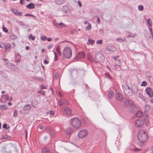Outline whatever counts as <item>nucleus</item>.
Instances as JSON below:
<instances>
[{"mask_svg":"<svg viewBox=\"0 0 153 153\" xmlns=\"http://www.w3.org/2000/svg\"><path fill=\"white\" fill-rule=\"evenodd\" d=\"M138 140L142 143L146 141L148 139V136L147 132L144 130H141L138 132L137 135Z\"/></svg>","mask_w":153,"mask_h":153,"instance_id":"obj_1","label":"nucleus"},{"mask_svg":"<svg viewBox=\"0 0 153 153\" xmlns=\"http://www.w3.org/2000/svg\"><path fill=\"white\" fill-rule=\"evenodd\" d=\"M71 125L75 129L79 128L81 126V122L78 119L74 118L70 120Z\"/></svg>","mask_w":153,"mask_h":153,"instance_id":"obj_2","label":"nucleus"},{"mask_svg":"<svg viewBox=\"0 0 153 153\" xmlns=\"http://www.w3.org/2000/svg\"><path fill=\"white\" fill-rule=\"evenodd\" d=\"M62 53L64 57L67 59L69 58L72 55V50L69 47H65L63 49Z\"/></svg>","mask_w":153,"mask_h":153,"instance_id":"obj_3","label":"nucleus"},{"mask_svg":"<svg viewBox=\"0 0 153 153\" xmlns=\"http://www.w3.org/2000/svg\"><path fill=\"white\" fill-rule=\"evenodd\" d=\"M88 134V131L85 129H83L79 131L78 133V136L80 139H83L86 137Z\"/></svg>","mask_w":153,"mask_h":153,"instance_id":"obj_4","label":"nucleus"},{"mask_svg":"<svg viewBox=\"0 0 153 153\" xmlns=\"http://www.w3.org/2000/svg\"><path fill=\"white\" fill-rule=\"evenodd\" d=\"M122 87L125 94L127 95H130L131 90L126 85H123Z\"/></svg>","mask_w":153,"mask_h":153,"instance_id":"obj_5","label":"nucleus"},{"mask_svg":"<svg viewBox=\"0 0 153 153\" xmlns=\"http://www.w3.org/2000/svg\"><path fill=\"white\" fill-rule=\"evenodd\" d=\"M144 124V120L141 119H138L135 122V125L137 127H141L143 126Z\"/></svg>","mask_w":153,"mask_h":153,"instance_id":"obj_6","label":"nucleus"},{"mask_svg":"<svg viewBox=\"0 0 153 153\" xmlns=\"http://www.w3.org/2000/svg\"><path fill=\"white\" fill-rule=\"evenodd\" d=\"M145 91L147 94L149 95L150 97H152L153 96V91L150 88H146Z\"/></svg>","mask_w":153,"mask_h":153,"instance_id":"obj_7","label":"nucleus"},{"mask_svg":"<svg viewBox=\"0 0 153 153\" xmlns=\"http://www.w3.org/2000/svg\"><path fill=\"white\" fill-rule=\"evenodd\" d=\"M64 114L67 115H70L71 114V110L67 107H65L64 108Z\"/></svg>","mask_w":153,"mask_h":153,"instance_id":"obj_8","label":"nucleus"},{"mask_svg":"<svg viewBox=\"0 0 153 153\" xmlns=\"http://www.w3.org/2000/svg\"><path fill=\"white\" fill-rule=\"evenodd\" d=\"M116 99L119 101H122L123 100V97L122 95L120 93H117L116 94Z\"/></svg>","mask_w":153,"mask_h":153,"instance_id":"obj_9","label":"nucleus"},{"mask_svg":"<svg viewBox=\"0 0 153 153\" xmlns=\"http://www.w3.org/2000/svg\"><path fill=\"white\" fill-rule=\"evenodd\" d=\"M11 10L13 13L16 16H21L22 13L21 12H18L17 10L16 9H11Z\"/></svg>","mask_w":153,"mask_h":153,"instance_id":"obj_10","label":"nucleus"},{"mask_svg":"<svg viewBox=\"0 0 153 153\" xmlns=\"http://www.w3.org/2000/svg\"><path fill=\"white\" fill-rule=\"evenodd\" d=\"M59 103L60 105H66L68 104V102L67 100L62 99L59 100Z\"/></svg>","mask_w":153,"mask_h":153,"instance_id":"obj_11","label":"nucleus"},{"mask_svg":"<svg viewBox=\"0 0 153 153\" xmlns=\"http://www.w3.org/2000/svg\"><path fill=\"white\" fill-rule=\"evenodd\" d=\"M132 102H131L129 100H126L124 102V105L126 107H130L131 106V104L132 103Z\"/></svg>","mask_w":153,"mask_h":153,"instance_id":"obj_12","label":"nucleus"},{"mask_svg":"<svg viewBox=\"0 0 153 153\" xmlns=\"http://www.w3.org/2000/svg\"><path fill=\"white\" fill-rule=\"evenodd\" d=\"M85 56V54L83 52H80L78 53L77 56V58L78 59H80L83 58Z\"/></svg>","mask_w":153,"mask_h":153,"instance_id":"obj_13","label":"nucleus"},{"mask_svg":"<svg viewBox=\"0 0 153 153\" xmlns=\"http://www.w3.org/2000/svg\"><path fill=\"white\" fill-rule=\"evenodd\" d=\"M130 110L132 112H134V111L136 110L137 109V108L136 106L133 103L131 104V106H130Z\"/></svg>","mask_w":153,"mask_h":153,"instance_id":"obj_14","label":"nucleus"},{"mask_svg":"<svg viewBox=\"0 0 153 153\" xmlns=\"http://www.w3.org/2000/svg\"><path fill=\"white\" fill-rule=\"evenodd\" d=\"M114 94L113 92L110 91L108 94V97L109 99H112L114 97Z\"/></svg>","mask_w":153,"mask_h":153,"instance_id":"obj_15","label":"nucleus"},{"mask_svg":"<svg viewBox=\"0 0 153 153\" xmlns=\"http://www.w3.org/2000/svg\"><path fill=\"white\" fill-rule=\"evenodd\" d=\"M57 27L58 28L65 27L67 26V25L63 23H60L57 24L56 25Z\"/></svg>","mask_w":153,"mask_h":153,"instance_id":"obj_16","label":"nucleus"},{"mask_svg":"<svg viewBox=\"0 0 153 153\" xmlns=\"http://www.w3.org/2000/svg\"><path fill=\"white\" fill-rule=\"evenodd\" d=\"M26 7L30 9H32L34 8L35 7L34 4L33 3H30L29 4H28L26 6Z\"/></svg>","mask_w":153,"mask_h":153,"instance_id":"obj_17","label":"nucleus"},{"mask_svg":"<svg viewBox=\"0 0 153 153\" xmlns=\"http://www.w3.org/2000/svg\"><path fill=\"white\" fill-rule=\"evenodd\" d=\"M95 42V41L92 39H89L87 42V44L88 45H93Z\"/></svg>","mask_w":153,"mask_h":153,"instance_id":"obj_18","label":"nucleus"},{"mask_svg":"<svg viewBox=\"0 0 153 153\" xmlns=\"http://www.w3.org/2000/svg\"><path fill=\"white\" fill-rule=\"evenodd\" d=\"M42 153H52L51 151L46 148H44L42 150Z\"/></svg>","mask_w":153,"mask_h":153,"instance_id":"obj_19","label":"nucleus"},{"mask_svg":"<svg viewBox=\"0 0 153 153\" xmlns=\"http://www.w3.org/2000/svg\"><path fill=\"white\" fill-rule=\"evenodd\" d=\"M150 107L149 105H146L145 108V111L146 112H148L150 110Z\"/></svg>","mask_w":153,"mask_h":153,"instance_id":"obj_20","label":"nucleus"},{"mask_svg":"<svg viewBox=\"0 0 153 153\" xmlns=\"http://www.w3.org/2000/svg\"><path fill=\"white\" fill-rule=\"evenodd\" d=\"M143 115V113L141 111H138L136 114V116L138 117H141Z\"/></svg>","mask_w":153,"mask_h":153,"instance_id":"obj_21","label":"nucleus"},{"mask_svg":"<svg viewBox=\"0 0 153 153\" xmlns=\"http://www.w3.org/2000/svg\"><path fill=\"white\" fill-rule=\"evenodd\" d=\"M56 51L58 53L59 56L61 55V51L60 50V46L59 45H57L56 48Z\"/></svg>","mask_w":153,"mask_h":153,"instance_id":"obj_22","label":"nucleus"},{"mask_svg":"<svg viewBox=\"0 0 153 153\" xmlns=\"http://www.w3.org/2000/svg\"><path fill=\"white\" fill-rule=\"evenodd\" d=\"M6 51H9L10 49V45L9 44H7L5 47Z\"/></svg>","mask_w":153,"mask_h":153,"instance_id":"obj_23","label":"nucleus"},{"mask_svg":"<svg viewBox=\"0 0 153 153\" xmlns=\"http://www.w3.org/2000/svg\"><path fill=\"white\" fill-rule=\"evenodd\" d=\"M7 107L5 105H0V108L2 110H5L7 109Z\"/></svg>","mask_w":153,"mask_h":153,"instance_id":"obj_24","label":"nucleus"},{"mask_svg":"<svg viewBox=\"0 0 153 153\" xmlns=\"http://www.w3.org/2000/svg\"><path fill=\"white\" fill-rule=\"evenodd\" d=\"M31 108L30 106L29 105H27L25 106L24 108V109L25 110H28L30 109Z\"/></svg>","mask_w":153,"mask_h":153,"instance_id":"obj_25","label":"nucleus"},{"mask_svg":"<svg viewBox=\"0 0 153 153\" xmlns=\"http://www.w3.org/2000/svg\"><path fill=\"white\" fill-rule=\"evenodd\" d=\"M38 102L36 101H33L32 102V105L34 107H36L37 105Z\"/></svg>","mask_w":153,"mask_h":153,"instance_id":"obj_26","label":"nucleus"},{"mask_svg":"<svg viewBox=\"0 0 153 153\" xmlns=\"http://www.w3.org/2000/svg\"><path fill=\"white\" fill-rule=\"evenodd\" d=\"M153 152L152 150L150 148H149L145 152V153H153Z\"/></svg>","mask_w":153,"mask_h":153,"instance_id":"obj_27","label":"nucleus"},{"mask_svg":"<svg viewBox=\"0 0 153 153\" xmlns=\"http://www.w3.org/2000/svg\"><path fill=\"white\" fill-rule=\"evenodd\" d=\"M29 39H31L32 40H34L35 39V37L33 36L32 34H30L29 35Z\"/></svg>","mask_w":153,"mask_h":153,"instance_id":"obj_28","label":"nucleus"},{"mask_svg":"<svg viewBox=\"0 0 153 153\" xmlns=\"http://www.w3.org/2000/svg\"><path fill=\"white\" fill-rule=\"evenodd\" d=\"M54 54L55 55L54 60L55 61H56L58 59V56L57 53L56 52H54Z\"/></svg>","mask_w":153,"mask_h":153,"instance_id":"obj_29","label":"nucleus"},{"mask_svg":"<svg viewBox=\"0 0 153 153\" xmlns=\"http://www.w3.org/2000/svg\"><path fill=\"white\" fill-rule=\"evenodd\" d=\"M91 24H89L88 26L86 27L85 29L86 30H89L91 28Z\"/></svg>","mask_w":153,"mask_h":153,"instance_id":"obj_30","label":"nucleus"},{"mask_svg":"<svg viewBox=\"0 0 153 153\" xmlns=\"http://www.w3.org/2000/svg\"><path fill=\"white\" fill-rule=\"evenodd\" d=\"M138 97L141 99H143L144 98L143 95L141 93H139L138 94Z\"/></svg>","mask_w":153,"mask_h":153,"instance_id":"obj_31","label":"nucleus"},{"mask_svg":"<svg viewBox=\"0 0 153 153\" xmlns=\"http://www.w3.org/2000/svg\"><path fill=\"white\" fill-rule=\"evenodd\" d=\"M147 23L149 26H152V22L151 20L150 19H149L148 20H147Z\"/></svg>","mask_w":153,"mask_h":153,"instance_id":"obj_32","label":"nucleus"},{"mask_svg":"<svg viewBox=\"0 0 153 153\" xmlns=\"http://www.w3.org/2000/svg\"><path fill=\"white\" fill-rule=\"evenodd\" d=\"M47 38V37L44 36H42L40 37L42 41L46 40Z\"/></svg>","mask_w":153,"mask_h":153,"instance_id":"obj_33","label":"nucleus"},{"mask_svg":"<svg viewBox=\"0 0 153 153\" xmlns=\"http://www.w3.org/2000/svg\"><path fill=\"white\" fill-rule=\"evenodd\" d=\"M134 88L135 89V90L134 91V90L133 89V91L134 93H137L138 91V87L137 86H134Z\"/></svg>","mask_w":153,"mask_h":153,"instance_id":"obj_34","label":"nucleus"},{"mask_svg":"<svg viewBox=\"0 0 153 153\" xmlns=\"http://www.w3.org/2000/svg\"><path fill=\"white\" fill-rule=\"evenodd\" d=\"M147 84V83L145 81H143L142 82V84L141 85V86H145Z\"/></svg>","mask_w":153,"mask_h":153,"instance_id":"obj_35","label":"nucleus"},{"mask_svg":"<svg viewBox=\"0 0 153 153\" xmlns=\"http://www.w3.org/2000/svg\"><path fill=\"white\" fill-rule=\"evenodd\" d=\"M18 114V113L17 111L16 110H14V112H13V116L15 117H16V116H17Z\"/></svg>","mask_w":153,"mask_h":153,"instance_id":"obj_36","label":"nucleus"},{"mask_svg":"<svg viewBox=\"0 0 153 153\" xmlns=\"http://www.w3.org/2000/svg\"><path fill=\"white\" fill-rule=\"evenodd\" d=\"M56 2L58 4H60L63 3V1L62 0H56Z\"/></svg>","mask_w":153,"mask_h":153,"instance_id":"obj_37","label":"nucleus"},{"mask_svg":"<svg viewBox=\"0 0 153 153\" xmlns=\"http://www.w3.org/2000/svg\"><path fill=\"white\" fill-rule=\"evenodd\" d=\"M138 8L140 10H142L143 9V6L142 5L139 6Z\"/></svg>","mask_w":153,"mask_h":153,"instance_id":"obj_38","label":"nucleus"},{"mask_svg":"<svg viewBox=\"0 0 153 153\" xmlns=\"http://www.w3.org/2000/svg\"><path fill=\"white\" fill-rule=\"evenodd\" d=\"M3 30L5 32L7 33L8 32V30L6 27H3Z\"/></svg>","mask_w":153,"mask_h":153,"instance_id":"obj_39","label":"nucleus"},{"mask_svg":"<svg viewBox=\"0 0 153 153\" xmlns=\"http://www.w3.org/2000/svg\"><path fill=\"white\" fill-rule=\"evenodd\" d=\"M145 123L146 126H148L149 124V120L147 119L145 120Z\"/></svg>","mask_w":153,"mask_h":153,"instance_id":"obj_40","label":"nucleus"},{"mask_svg":"<svg viewBox=\"0 0 153 153\" xmlns=\"http://www.w3.org/2000/svg\"><path fill=\"white\" fill-rule=\"evenodd\" d=\"M117 41H120V42H121V41H122V42H123L124 41H125V39H122L121 38H117Z\"/></svg>","mask_w":153,"mask_h":153,"instance_id":"obj_41","label":"nucleus"},{"mask_svg":"<svg viewBox=\"0 0 153 153\" xmlns=\"http://www.w3.org/2000/svg\"><path fill=\"white\" fill-rule=\"evenodd\" d=\"M102 40H99L97 42V44H101L102 43Z\"/></svg>","mask_w":153,"mask_h":153,"instance_id":"obj_42","label":"nucleus"},{"mask_svg":"<svg viewBox=\"0 0 153 153\" xmlns=\"http://www.w3.org/2000/svg\"><path fill=\"white\" fill-rule=\"evenodd\" d=\"M20 4H25L24 0H20Z\"/></svg>","mask_w":153,"mask_h":153,"instance_id":"obj_43","label":"nucleus"},{"mask_svg":"<svg viewBox=\"0 0 153 153\" xmlns=\"http://www.w3.org/2000/svg\"><path fill=\"white\" fill-rule=\"evenodd\" d=\"M53 46V45H50L48 46V48L50 49L52 48Z\"/></svg>","mask_w":153,"mask_h":153,"instance_id":"obj_44","label":"nucleus"},{"mask_svg":"<svg viewBox=\"0 0 153 153\" xmlns=\"http://www.w3.org/2000/svg\"><path fill=\"white\" fill-rule=\"evenodd\" d=\"M9 137H10V136L7 135H6L3 137V138L4 139H7L9 138Z\"/></svg>","mask_w":153,"mask_h":153,"instance_id":"obj_45","label":"nucleus"},{"mask_svg":"<svg viewBox=\"0 0 153 153\" xmlns=\"http://www.w3.org/2000/svg\"><path fill=\"white\" fill-rule=\"evenodd\" d=\"M44 63L45 64H48L49 63V62L46 60H45L44 61Z\"/></svg>","mask_w":153,"mask_h":153,"instance_id":"obj_46","label":"nucleus"},{"mask_svg":"<svg viewBox=\"0 0 153 153\" xmlns=\"http://www.w3.org/2000/svg\"><path fill=\"white\" fill-rule=\"evenodd\" d=\"M25 16H32L33 17H35V16H33V15H31V14H30L28 13H27V14H26L25 15Z\"/></svg>","mask_w":153,"mask_h":153,"instance_id":"obj_47","label":"nucleus"},{"mask_svg":"<svg viewBox=\"0 0 153 153\" xmlns=\"http://www.w3.org/2000/svg\"><path fill=\"white\" fill-rule=\"evenodd\" d=\"M46 88V87L44 85H42L41 89H45Z\"/></svg>","mask_w":153,"mask_h":153,"instance_id":"obj_48","label":"nucleus"},{"mask_svg":"<svg viewBox=\"0 0 153 153\" xmlns=\"http://www.w3.org/2000/svg\"><path fill=\"white\" fill-rule=\"evenodd\" d=\"M149 30L150 31V33H151V35L153 37V33H152V28H149Z\"/></svg>","mask_w":153,"mask_h":153,"instance_id":"obj_49","label":"nucleus"},{"mask_svg":"<svg viewBox=\"0 0 153 153\" xmlns=\"http://www.w3.org/2000/svg\"><path fill=\"white\" fill-rule=\"evenodd\" d=\"M4 97L6 99V100H7L8 98V96L7 95H6L4 96H3V97Z\"/></svg>","mask_w":153,"mask_h":153,"instance_id":"obj_50","label":"nucleus"},{"mask_svg":"<svg viewBox=\"0 0 153 153\" xmlns=\"http://www.w3.org/2000/svg\"><path fill=\"white\" fill-rule=\"evenodd\" d=\"M52 39L51 38L49 37L47 39V40L48 42H50L51 41Z\"/></svg>","mask_w":153,"mask_h":153,"instance_id":"obj_51","label":"nucleus"},{"mask_svg":"<svg viewBox=\"0 0 153 153\" xmlns=\"http://www.w3.org/2000/svg\"><path fill=\"white\" fill-rule=\"evenodd\" d=\"M50 114L52 116L54 114V113L53 111H52L50 112Z\"/></svg>","mask_w":153,"mask_h":153,"instance_id":"obj_52","label":"nucleus"},{"mask_svg":"<svg viewBox=\"0 0 153 153\" xmlns=\"http://www.w3.org/2000/svg\"><path fill=\"white\" fill-rule=\"evenodd\" d=\"M84 24H87V25H89V24H90L89 22H88L87 21H85L84 22Z\"/></svg>","mask_w":153,"mask_h":153,"instance_id":"obj_53","label":"nucleus"},{"mask_svg":"<svg viewBox=\"0 0 153 153\" xmlns=\"http://www.w3.org/2000/svg\"><path fill=\"white\" fill-rule=\"evenodd\" d=\"M78 4H79V6L80 7H81L82 6V4H81V2L79 1H78Z\"/></svg>","mask_w":153,"mask_h":153,"instance_id":"obj_54","label":"nucleus"},{"mask_svg":"<svg viewBox=\"0 0 153 153\" xmlns=\"http://www.w3.org/2000/svg\"><path fill=\"white\" fill-rule=\"evenodd\" d=\"M6 127H7V125L6 124H4L3 126V127L4 128H6Z\"/></svg>","mask_w":153,"mask_h":153,"instance_id":"obj_55","label":"nucleus"},{"mask_svg":"<svg viewBox=\"0 0 153 153\" xmlns=\"http://www.w3.org/2000/svg\"><path fill=\"white\" fill-rule=\"evenodd\" d=\"M41 93L43 95H44L45 94V91H42Z\"/></svg>","mask_w":153,"mask_h":153,"instance_id":"obj_56","label":"nucleus"},{"mask_svg":"<svg viewBox=\"0 0 153 153\" xmlns=\"http://www.w3.org/2000/svg\"><path fill=\"white\" fill-rule=\"evenodd\" d=\"M30 48V47L29 46H27L26 47V49L27 50H28Z\"/></svg>","mask_w":153,"mask_h":153,"instance_id":"obj_57","label":"nucleus"},{"mask_svg":"<svg viewBox=\"0 0 153 153\" xmlns=\"http://www.w3.org/2000/svg\"><path fill=\"white\" fill-rule=\"evenodd\" d=\"M44 126H41L39 127V128L40 129H42L43 128Z\"/></svg>","mask_w":153,"mask_h":153,"instance_id":"obj_58","label":"nucleus"},{"mask_svg":"<svg viewBox=\"0 0 153 153\" xmlns=\"http://www.w3.org/2000/svg\"><path fill=\"white\" fill-rule=\"evenodd\" d=\"M150 148L153 152V144Z\"/></svg>","mask_w":153,"mask_h":153,"instance_id":"obj_59","label":"nucleus"},{"mask_svg":"<svg viewBox=\"0 0 153 153\" xmlns=\"http://www.w3.org/2000/svg\"><path fill=\"white\" fill-rule=\"evenodd\" d=\"M150 102L152 103H153V99H151L150 100Z\"/></svg>","mask_w":153,"mask_h":153,"instance_id":"obj_60","label":"nucleus"},{"mask_svg":"<svg viewBox=\"0 0 153 153\" xmlns=\"http://www.w3.org/2000/svg\"><path fill=\"white\" fill-rule=\"evenodd\" d=\"M97 22L99 24H100V19L99 18H97Z\"/></svg>","mask_w":153,"mask_h":153,"instance_id":"obj_61","label":"nucleus"},{"mask_svg":"<svg viewBox=\"0 0 153 153\" xmlns=\"http://www.w3.org/2000/svg\"><path fill=\"white\" fill-rule=\"evenodd\" d=\"M8 105H9L10 106V105H11L12 104H11V102H8Z\"/></svg>","mask_w":153,"mask_h":153,"instance_id":"obj_62","label":"nucleus"},{"mask_svg":"<svg viewBox=\"0 0 153 153\" xmlns=\"http://www.w3.org/2000/svg\"><path fill=\"white\" fill-rule=\"evenodd\" d=\"M45 50L44 49H42L41 50V51L42 52H43L45 51Z\"/></svg>","mask_w":153,"mask_h":153,"instance_id":"obj_63","label":"nucleus"},{"mask_svg":"<svg viewBox=\"0 0 153 153\" xmlns=\"http://www.w3.org/2000/svg\"><path fill=\"white\" fill-rule=\"evenodd\" d=\"M5 92L4 91H2V92H1V93L2 94H5Z\"/></svg>","mask_w":153,"mask_h":153,"instance_id":"obj_64","label":"nucleus"}]
</instances>
